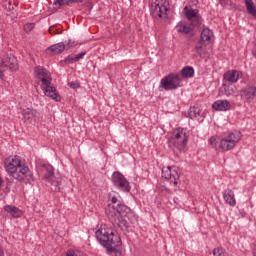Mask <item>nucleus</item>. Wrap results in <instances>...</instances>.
Instances as JSON below:
<instances>
[{"mask_svg":"<svg viewBox=\"0 0 256 256\" xmlns=\"http://www.w3.org/2000/svg\"><path fill=\"white\" fill-rule=\"evenodd\" d=\"M4 167L8 175L26 185L33 181V172L19 156H9L4 161Z\"/></svg>","mask_w":256,"mask_h":256,"instance_id":"nucleus-1","label":"nucleus"},{"mask_svg":"<svg viewBox=\"0 0 256 256\" xmlns=\"http://www.w3.org/2000/svg\"><path fill=\"white\" fill-rule=\"evenodd\" d=\"M111 203L112 204H108L105 209L108 219L113 223V225L120 227V229H127V227H129V223L125 217L131 213V209L125 204H121L117 197H112Z\"/></svg>","mask_w":256,"mask_h":256,"instance_id":"nucleus-2","label":"nucleus"},{"mask_svg":"<svg viewBox=\"0 0 256 256\" xmlns=\"http://www.w3.org/2000/svg\"><path fill=\"white\" fill-rule=\"evenodd\" d=\"M241 132L238 130H232L229 132L224 133L222 136H211L208 139V145L212 147V149H216L223 151L226 153L227 151H233L235 147L241 141Z\"/></svg>","mask_w":256,"mask_h":256,"instance_id":"nucleus-3","label":"nucleus"},{"mask_svg":"<svg viewBox=\"0 0 256 256\" xmlns=\"http://www.w3.org/2000/svg\"><path fill=\"white\" fill-rule=\"evenodd\" d=\"M97 241L109 253H117V248L121 247V237L106 224H102L95 233Z\"/></svg>","mask_w":256,"mask_h":256,"instance_id":"nucleus-4","label":"nucleus"},{"mask_svg":"<svg viewBox=\"0 0 256 256\" xmlns=\"http://www.w3.org/2000/svg\"><path fill=\"white\" fill-rule=\"evenodd\" d=\"M34 73L44 95L50 97V99H53L54 101H61V96L57 93V89L51 83V81H53L51 73L41 66H37Z\"/></svg>","mask_w":256,"mask_h":256,"instance_id":"nucleus-5","label":"nucleus"},{"mask_svg":"<svg viewBox=\"0 0 256 256\" xmlns=\"http://www.w3.org/2000/svg\"><path fill=\"white\" fill-rule=\"evenodd\" d=\"M42 171L44 173L42 179L49 183L51 191L59 193L61 191V181H63L61 173H55V168L51 164H42Z\"/></svg>","mask_w":256,"mask_h":256,"instance_id":"nucleus-6","label":"nucleus"},{"mask_svg":"<svg viewBox=\"0 0 256 256\" xmlns=\"http://www.w3.org/2000/svg\"><path fill=\"white\" fill-rule=\"evenodd\" d=\"M189 141V132L185 128H176L169 138V146L183 151Z\"/></svg>","mask_w":256,"mask_h":256,"instance_id":"nucleus-7","label":"nucleus"},{"mask_svg":"<svg viewBox=\"0 0 256 256\" xmlns=\"http://www.w3.org/2000/svg\"><path fill=\"white\" fill-rule=\"evenodd\" d=\"M169 11V0H152L150 4V13L154 19H167Z\"/></svg>","mask_w":256,"mask_h":256,"instance_id":"nucleus-8","label":"nucleus"},{"mask_svg":"<svg viewBox=\"0 0 256 256\" xmlns=\"http://www.w3.org/2000/svg\"><path fill=\"white\" fill-rule=\"evenodd\" d=\"M160 87L164 89V91H175L183 87V80L179 74L170 73L160 80Z\"/></svg>","mask_w":256,"mask_h":256,"instance_id":"nucleus-9","label":"nucleus"},{"mask_svg":"<svg viewBox=\"0 0 256 256\" xmlns=\"http://www.w3.org/2000/svg\"><path fill=\"white\" fill-rule=\"evenodd\" d=\"M5 69H10L11 71H17L19 69L15 56L6 55L0 58V79H3Z\"/></svg>","mask_w":256,"mask_h":256,"instance_id":"nucleus-10","label":"nucleus"},{"mask_svg":"<svg viewBox=\"0 0 256 256\" xmlns=\"http://www.w3.org/2000/svg\"><path fill=\"white\" fill-rule=\"evenodd\" d=\"M112 183L118 191H123V193H129V191H131L129 180H127V178H125V176L119 171L112 174Z\"/></svg>","mask_w":256,"mask_h":256,"instance_id":"nucleus-11","label":"nucleus"},{"mask_svg":"<svg viewBox=\"0 0 256 256\" xmlns=\"http://www.w3.org/2000/svg\"><path fill=\"white\" fill-rule=\"evenodd\" d=\"M182 15L186 17L192 25H201V15L199 14L198 9H193L191 6H185L182 10Z\"/></svg>","mask_w":256,"mask_h":256,"instance_id":"nucleus-12","label":"nucleus"},{"mask_svg":"<svg viewBox=\"0 0 256 256\" xmlns=\"http://www.w3.org/2000/svg\"><path fill=\"white\" fill-rule=\"evenodd\" d=\"M162 177L169 180L175 186L179 185V172L175 167L168 166L162 168Z\"/></svg>","mask_w":256,"mask_h":256,"instance_id":"nucleus-13","label":"nucleus"},{"mask_svg":"<svg viewBox=\"0 0 256 256\" xmlns=\"http://www.w3.org/2000/svg\"><path fill=\"white\" fill-rule=\"evenodd\" d=\"M240 97L245 103H254L256 99V86L249 84L242 88Z\"/></svg>","mask_w":256,"mask_h":256,"instance_id":"nucleus-14","label":"nucleus"},{"mask_svg":"<svg viewBox=\"0 0 256 256\" xmlns=\"http://www.w3.org/2000/svg\"><path fill=\"white\" fill-rule=\"evenodd\" d=\"M75 45V42L73 40H69L68 42L63 43H57L47 48V53L50 55H60V53H63V51L71 49Z\"/></svg>","mask_w":256,"mask_h":256,"instance_id":"nucleus-15","label":"nucleus"},{"mask_svg":"<svg viewBox=\"0 0 256 256\" xmlns=\"http://www.w3.org/2000/svg\"><path fill=\"white\" fill-rule=\"evenodd\" d=\"M215 41V34L209 28H204L200 34V45H211Z\"/></svg>","mask_w":256,"mask_h":256,"instance_id":"nucleus-16","label":"nucleus"},{"mask_svg":"<svg viewBox=\"0 0 256 256\" xmlns=\"http://www.w3.org/2000/svg\"><path fill=\"white\" fill-rule=\"evenodd\" d=\"M243 77V73L239 70H229L224 74V79L228 83H237Z\"/></svg>","mask_w":256,"mask_h":256,"instance_id":"nucleus-17","label":"nucleus"},{"mask_svg":"<svg viewBox=\"0 0 256 256\" xmlns=\"http://www.w3.org/2000/svg\"><path fill=\"white\" fill-rule=\"evenodd\" d=\"M4 211L5 213H8L10 217H13V219H19L20 217H23V210L17 208V206L5 205Z\"/></svg>","mask_w":256,"mask_h":256,"instance_id":"nucleus-18","label":"nucleus"},{"mask_svg":"<svg viewBox=\"0 0 256 256\" xmlns=\"http://www.w3.org/2000/svg\"><path fill=\"white\" fill-rule=\"evenodd\" d=\"M22 117L24 121H28V123H31L34 119H39V112L31 108H26L22 111Z\"/></svg>","mask_w":256,"mask_h":256,"instance_id":"nucleus-19","label":"nucleus"},{"mask_svg":"<svg viewBox=\"0 0 256 256\" xmlns=\"http://www.w3.org/2000/svg\"><path fill=\"white\" fill-rule=\"evenodd\" d=\"M223 199L225 203L230 205V207H235L237 205V200L235 199V192L231 189H226L223 191Z\"/></svg>","mask_w":256,"mask_h":256,"instance_id":"nucleus-20","label":"nucleus"},{"mask_svg":"<svg viewBox=\"0 0 256 256\" xmlns=\"http://www.w3.org/2000/svg\"><path fill=\"white\" fill-rule=\"evenodd\" d=\"M212 108L215 109V111H229L231 109V102L228 100H216L212 104Z\"/></svg>","mask_w":256,"mask_h":256,"instance_id":"nucleus-21","label":"nucleus"},{"mask_svg":"<svg viewBox=\"0 0 256 256\" xmlns=\"http://www.w3.org/2000/svg\"><path fill=\"white\" fill-rule=\"evenodd\" d=\"M175 29L177 33H182L183 35H189V33L193 31V25L180 21L177 23Z\"/></svg>","mask_w":256,"mask_h":256,"instance_id":"nucleus-22","label":"nucleus"},{"mask_svg":"<svg viewBox=\"0 0 256 256\" xmlns=\"http://www.w3.org/2000/svg\"><path fill=\"white\" fill-rule=\"evenodd\" d=\"M181 76L184 79H191L195 77V69L192 66H185L181 70Z\"/></svg>","mask_w":256,"mask_h":256,"instance_id":"nucleus-23","label":"nucleus"},{"mask_svg":"<svg viewBox=\"0 0 256 256\" xmlns=\"http://www.w3.org/2000/svg\"><path fill=\"white\" fill-rule=\"evenodd\" d=\"M244 3L247 13L256 19V6L253 0H244Z\"/></svg>","mask_w":256,"mask_h":256,"instance_id":"nucleus-24","label":"nucleus"},{"mask_svg":"<svg viewBox=\"0 0 256 256\" xmlns=\"http://www.w3.org/2000/svg\"><path fill=\"white\" fill-rule=\"evenodd\" d=\"M188 116L190 119H199V117L203 116V112L200 107L194 106L189 109Z\"/></svg>","mask_w":256,"mask_h":256,"instance_id":"nucleus-25","label":"nucleus"},{"mask_svg":"<svg viewBox=\"0 0 256 256\" xmlns=\"http://www.w3.org/2000/svg\"><path fill=\"white\" fill-rule=\"evenodd\" d=\"M202 45L203 44H200V42H198V44H196V46L194 47L193 51L196 57H203L205 55V50L203 49Z\"/></svg>","mask_w":256,"mask_h":256,"instance_id":"nucleus-26","label":"nucleus"},{"mask_svg":"<svg viewBox=\"0 0 256 256\" xmlns=\"http://www.w3.org/2000/svg\"><path fill=\"white\" fill-rule=\"evenodd\" d=\"M79 0H55L53 5L61 7V5H69V3H78Z\"/></svg>","mask_w":256,"mask_h":256,"instance_id":"nucleus-27","label":"nucleus"},{"mask_svg":"<svg viewBox=\"0 0 256 256\" xmlns=\"http://www.w3.org/2000/svg\"><path fill=\"white\" fill-rule=\"evenodd\" d=\"M66 256H85V253L81 250L70 249L66 252Z\"/></svg>","mask_w":256,"mask_h":256,"instance_id":"nucleus-28","label":"nucleus"},{"mask_svg":"<svg viewBox=\"0 0 256 256\" xmlns=\"http://www.w3.org/2000/svg\"><path fill=\"white\" fill-rule=\"evenodd\" d=\"M213 255L214 256H229V253H227V251H225V249L218 247V248H214Z\"/></svg>","mask_w":256,"mask_h":256,"instance_id":"nucleus-29","label":"nucleus"},{"mask_svg":"<svg viewBox=\"0 0 256 256\" xmlns=\"http://www.w3.org/2000/svg\"><path fill=\"white\" fill-rule=\"evenodd\" d=\"M225 95H226V97H233V95H235V87H233V86L226 87Z\"/></svg>","mask_w":256,"mask_h":256,"instance_id":"nucleus-30","label":"nucleus"},{"mask_svg":"<svg viewBox=\"0 0 256 256\" xmlns=\"http://www.w3.org/2000/svg\"><path fill=\"white\" fill-rule=\"evenodd\" d=\"M33 29H35V23H27L24 25V31L26 33H31V31H33Z\"/></svg>","mask_w":256,"mask_h":256,"instance_id":"nucleus-31","label":"nucleus"},{"mask_svg":"<svg viewBox=\"0 0 256 256\" xmlns=\"http://www.w3.org/2000/svg\"><path fill=\"white\" fill-rule=\"evenodd\" d=\"M65 63H68L69 65L73 64V63H77V58L76 56H68L65 59Z\"/></svg>","mask_w":256,"mask_h":256,"instance_id":"nucleus-32","label":"nucleus"},{"mask_svg":"<svg viewBox=\"0 0 256 256\" xmlns=\"http://www.w3.org/2000/svg\"><path fill=\"white\" fill-rule=\"evenodd\" d=\"M68 85H69L70 89H79V87H81V84L79 83V81L69 82Z\"/></svg>","mask_w":256,"mask_h":256,"instance_id":"nucleus-33","label":"nucleus"},{"mask_svg":"<svg viewBox=\"0 0 256 256\" xmlns=\"http://www.w3.org/2000/svg\"><path fill=\"white\" fill-rule=\"evenodd\" d=\"M85 55H87L86 52H81L79 54H77L76 57V61H81V59H83L85 57Z\"/></svg>","mask_w":256,"mask_h":256,"instance_id":"nucleus-34","label":"nucleus"},{"mask_svg":"<svg viewBox=\"0 0 256 256\" xmlns=\"http://www.w3.org/2000/svg\"><path fill=\"white\" fill-rule=\"evenodd\" d=\"M5 187V180H3V177L0 176V191Z\"/></svg>","mask_w":256,"mask_h":256,"instance_id":"nucleus-35","label":"nucleus"},{"mask_svg":"<svg viewBox=\"0 0 256 256\" xmlns=\"http://www.w3.org/2000/svg\"><path fill=\"white\" fill-rule=\"evenodd\" d=\"M0 256H5V250H3V248L0 247Z\"/></svg>","mask_w":256,"mask_h":256,"instance_id":"nucleus-36","label":"nucleus"}]
</instances>
